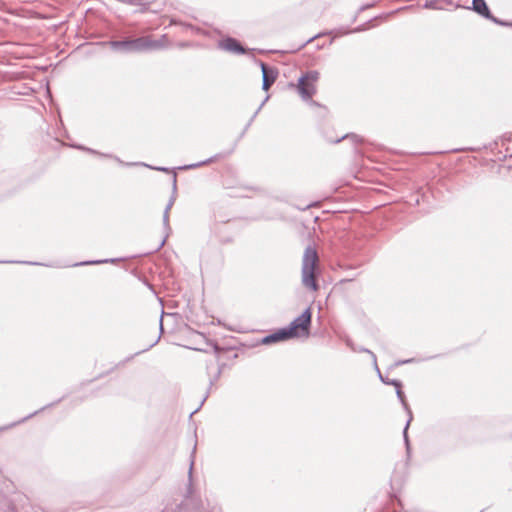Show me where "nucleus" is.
Returning a JSON list of instances; mask_svg holds the SVG:
<instances>
[{"mask_svg":"<svg viewBox=\"0 0 512 512\" xmlns=\"http://www.w3.org/2000/svg\"><path fill=\"white\" fill-rule=\"evenodd\" d=\"M110 46L115 51L125 53L157 50L165 46V36L159 40H154L149 36H144L136 39H126L123 41H111Z\"/></svg>","mask_w":512,"mask_h":512,"instance_id":"f257e3e1","label":"nucleus"},{"mask_svg":"<svg viewBox=\"0 0 512 512\" xmlns=\"http://www.w3.org/2000/svg\"><path fill=\"white\" fill-rule=\"evenodd\" d=\"M318 263V254L312 246L306 247L302 259V284L304 287L316 291L318 284L315 279V267Z\"/></svg>","mask_w":512,"mask_h":512,"instance_id":"f03ea898","label":"nucleus"},{"mask_svg":"<svg viewBox=\"0 0 512 512\" xmlns=\"http://www.w3.org/2000/svg\"><path fill=\"white\" fill-rule=\"evenodd\" d=\"M320 74L316 70L308 71L301 75L298 79L297 85L291 84L295 87L304 101H309L315 95L317 91L316 84L319 80Z\"/></svg>","mask_w":512,"mask_h":512,"instance_id":"7ed1b4c3","label":"nucleus"},{"mask_svg":"<svg viewBox=\"0 0 512 512\" xmlns=\"http://www.w3.org/2000/svg\"><path fill=\"white\" fill-rule=\"evenodd\" d=\"M311 310L307 308L301 315L295 318L290 326L285 328L291 338L299 336H308L311 325Z\"/></svg>","mask_w":512,"mask_h":512,"instance_id":"20e7f679","label":"nucleus"},{"mask_svg":"<svg viewBox=\"0 0 512 512\" xmlns=\"http://www.w3.org/2000/svg\"><path fill=\"white\" fill-rule=\"evenodd\" d=\"M391 385L396 387L397 397L400 400V402L402 403L403 408L405 409V411L408 413V421H407L406 426L404 428L403 436H404V441H405L407 452H409L410 444H409V439H408L407 432H408L409 425H410V423H411V421L413 419L412 411H411L409 405L406 402L405 395H404L403 391L401 390V386H402L401 382L399 380L393 379L391 381Z\"/></svg>","mask_w":512,"mask_h":512,"instance_id":"39448f33","label":"nucleus"},{"mask_svg":"<svg viewBox=\"0 0 512 512\" xmlns=\"http://www.w3.org/2000/svg\"><path fill=\"white\" fill-rule=\"evenodd\" d=\"M177 184V176L176 174H174L173 176V193L165 207V210H164V213H163V226H164V229L166 231V236L164 237V239L159 243L158 247H157V250H159L161 247L164 246L165 242H166V239L167 237L169 236V233L171 232V227H170V224H169V213H170V210L172 208V206L174 205L175 203V200H176V186Z\"/></svg>","mask_w":512,"mask_h":512,"instance_id":"423d86ee","label":"nucleus"},{"mask_svg":"<svg viewBox=\"0 0 512 512\" xmlns=\"http://www.w3.org/2000/svg\"><path fill=\"white\" fill-rule=\"evenodd\" d=\"M260 66H261L262 78H263L262 89L267 91L275 82L278 73L275 69L268 67L263 62L260 63Z\"/></svg>","mask_w":512,"mask_h":512,"instance_id":"0eeeda50","label":"nucleus"},{"mask_svg":"<svg viewBox=\"0 0 512 512\" xmlns=\"http://www.w3.org/2000/svg\"><path fill=\"white\" fill-rule=\"evenodd\" d=\"M219 47L225 51H229L235 54L245 53L243 46L234 38H227L219 42Z\"/></svg>","mask_w":512,"mask_h":512,"instance_id":"6e6552de","label":"nucleus"},{"mask_svg":"<svg viewBox=\"0 0 512 512\" xmlns=\"http://www.w3.org/2000/svg\"><path fill=\"white\" fill-rule=\"evenodd\" d=\"M290 338L291 337L288 334V332L286 331V329L282 328V329L278 330L277 332H274V333L264 337L262 342L264 344H270V343H274V342H278V341H282V340H287Z\"/></svg>","mask_w":512,"mask_h":512,"instance_id":"1a4fd4ad","label":"nucleus"},{"mask_svg":"<svg viewBox=\"0 0 512 512\" xmlns=\"http://www.w3.org/2000/svg\"><path fill=\"white\" fill-rule=\"evenodd\" d=\"M473 10L485 18L491 19L492 16L484 0H473Z\"/></svg>","mask_w":512,"mask_h":512,"instance_id":"9d476101","label":"nucleus"},{"mask_svg":"<svg viewBox=\"0 0 512 512\" xmlns=\"http://www.w3.org/2000/svg\"><path fill=\"white\" fill-rule=\"evenodd\" d=\"M115 260L114 259H111V260H95V261H85V262H82L81 265H96V264H102V263H107V262H114Z\"/></svg>","mask_w":512,"mask_h":512,"instance_id":"9b49d317","label":"nucleus"},{"mask_svg":"<svg viewBox=\"0 0 512 512\" xmlns=\"http://www.w3.org/2000/svg\"><path fill=\"white\" fill-rule=\"evenodd\" d=\"M194 454H195V449H194V450H193V452H192V458H194ZM193 466H194V459H191L190 467H189V472H188L189 484H190V485H191V482H192V471H193Z\"/></svg>","mask_w":512,"mask_h":512,"instance_id":"f8f14e48","label":"nucleus"},{"mask_svg":"<svg viewBox=\"0 0 512 512\" xmlns=\"http://www.w3.org/2000/svg\"><path fill=\"white\" fill-rule=\"evenodd\" d=\"M346 138H350V139H352L353 141H359L358 136H356V135H348V134H346V135H343V136H341L340 138H338V139L334 140L333 142H334V143H339L341 140L346 139Z\"/></svg>","mask_w":512,"mask_h":512,"instance_id":"ddd939ff","label":"nucleus"},{"mask_svg":"<svg viewBox=\"0 0 512 512\" xmlns=\"http://www.w3.org/2000/svg\"><path fill=\"white\" fill-rule=\"evenodd\" d=\"M210 161L211 160L209 159V160H206V161H203L200 163L190 164V165L184 166L183 169H194V168L200 167L201 165L209 163Z\"/></svg>","mask_w":512,"mask_h":512,"instance_id":"4468645a","label":"nucleus"},{"mask_svg":"<svg viewBox=\"0 0 512 512\" xmlns=\"http://www.w3.org/2000/svg\"><path fill=\"white\" fill-rule=\"evenodd\" d=\"M379 376H380V379H381L384 383H386V384H390V385H391V381H392V380H385V379L382 377V375H381V374H379Z\"/></svg>","mask_w":512,"mask_h":512,"instance_id":"2eb2a0df","label":"nucleus"},{"mask_svg":"<svg viewBox=\"0 0 512 512\" xmlns=\"http://www.w3.org/2000/svg\"><path fill=\"white\" fill-rule=\"evenodd\" d=\"M319 36H321V34H318V35H315V36L311 37L310 39L307 40L306 43H309V42L313 41L315 38H317Z\"/></svg>","mask_w":512,"mask_h":512,"instance_id":"dca6fc26","label":"nucleus"},{"mask_svg":"<svg viewBox=\"0 0 512 512\" xmlns=\"http://www.w3.org/2000/svg\"><path fill=\"white\" fill-rule=\"evenodd\" d=\"M425 7H426V8H434L435 6H434V4L431 2V3H426V4H425Z\"/></svg>","mask_w":512,"mask_h":512,"instance_id":"f3484780","label":"nucleus"},{"mask_svg":"<svg viewBox=\"0 0 512 512\" xmlns=\"http://www.w3.org/2000/svg\"><path fill=\"white\" fill-rule=\"evenodd\" d=\"M154 169L159 171H168V169L164 167H155Z\"/></svg>","mask_w":512,"mask_h":512,"instance_id":"a211bd4d","label":"nucleus"},{"mask_svg":"<svg viewBox=\"0 0 512 512\" xmlns=\"http://www.w3.org/2000/svg\"><path fill=\"white\" fill-rule=\"evenodd\" d=\"M36 413H37V412H35V413L31 414V415H28L27 417H25V418H24L23 420H21L20 422H23V421H25L26 419L31 418V417H32L33 415H35Z\"/></svg>","mask_w":512,"mask_h":512,"instance_id":"6ab92c4d","label":"nucleus"},{"mask_svg":"<svg viewBox=\"0 0 512 512\" xmlns=\"http://www.w3.org/2000/svg\"><path fill=\"white\" fill-rule=\"evenodd\" d=\"M411 361H412V360H404V361L399 362L398 364H405V363H409V362H411Z\"/></svg>","mask_w":512,"mask_h":512,"instance_id":"aec40b11","label":"nucleus"},{"mask_svg":"<svg viewBox=\"0 0 512 512\" xmlns=\"http://www.w3.org/2000/svg\"><path fill=\"white\" fill-rule=\"evenodd\" d=\"M86 150V148H84ZM87 151L91 152V153H97L96 151L92 150V149H87Z\"/></svg>","mask_w":512,"mask_h":512,"instance_id":"412c9836","label":"nucleus"},{"mask_svg":"<svg viewBox=\"0 0 512 512\" xmlns=\"http://www.w3.org/2000/svg\"><path fill=\"white\" fill-rule=\"evenodd\" d=\"M101 155L104 156V154H101ZM105 157L111 158L112 156L111 155H105Z\"/></svg>","mask_w":512,"mask_h":512,"instance_id":"4be33fe9","label":"nucleus"},{"mask_svg":"<svg viewBox=\"0 0 512 512\" xmlns=\"http://www.w3.org/2000/svg\"><path fill=\"white\" fill-rule=\"evenodd\" d=\"M117 161H118L120 164H124V163H123V161L119 160L118 158H117Z\"/></svg>","mask_w":512,"mask_h":512,"instance_id":"5701e85b","label":"nucleus"},{"mask_svg":"<svg viewBox=\"0 0 512 512\" xmlns=\"http://www.w3.org/2000/svg\"><path fill=\"white\" fill-rule=\"evenodd\" d=\"M159 326L162 329V320H160Z\"/></svg>","mask_w":512,"mask_h":512,"instance_id":"b1692460","label":"nucleus"},{"mask_svg":"<svg viewBox=\"0 0 512 512\" xmlns=\"http://www.w3.org/2000/svg\"><path fill=\"white\" fill-rule=\"evenodd\" d=\"M371 354H372L373 359H374V361H375V360H376V355H374L373 353H371Z\"/></svg>","mask_w":512,"mask_h":512,"instance_id":"393cba45","label":"nucleus"}]
</instances>
